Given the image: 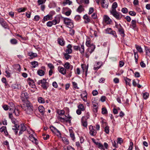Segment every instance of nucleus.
Segmentation results:
<instances>
[{
    "label": "nucleus",
    "instance_id": "dca6fc26",
    "mask_svg": "<svg viewBox=\"0 0 150 150\" xmlns=\"http://www.w3.org/2000/svg\"><path fill=\"white\" fill-rule=\"evenodd\" d=\"M8 106L10 110L12 111L15 109V106L12 102H9L8 104Z\"/></svg>",
    "mask_w": 150,
    "mask_h": 150
},
{
    "label": "nucleus",
    "instance_id": "052dcab7",
    "mask_svg": "<svg viewBox=\"0 0 150 150\" xmlns=\"http://www.w3.org/2000/svg\"><path fill=\"white\" fill-rule=\"evenodd\" d=\"M129 15L133 16H134L136 15V13L135 12L132 11H129Z\"/></svg>",
    "mask_w": 150,
    "mask_h": 150
},
{
    "label": "nucleus",
    "instance_id": "69168bd1",
    "mask_svg": "<svg viewBox=\"0 0 150 150\" xmlns=\"http://www.w3.org/2000/svg\"><path fill=\"white\" fill-rule=\"evenodd\" d=\"M115 26L116 28H117L118 29L122 27L120 24H118L116 22H115Z\"/></svg>",
    "mask_w": 150,
    "mask_h": 150
},
{
    "label": "nucleus",
    "instance_id": "0e129e2a",
    "mask_svg": "<svg viewBox=\"0 0 150 150\" xmlns=\"http://www.w3.org/2000/svg\"><path fill=\"white\" fill-rule=\"evenodd\" d=\"M92 94L93 96H95L98 94V92L96 90H94L92 91Z\"/></svg>",
    "mask_w": 150,
    "mask_h": 150
},
{
    "label": "nucleus",
    "instance_id": "aec40b11",
    "mask_svg": "<svg viewBox=\"0 0 150 150\" xmlns=\"http://www.w3.org/2000/svg\"><path fill=\"white\" fill-rule=\"evenodd\" d=\"M81 67L83 69V71H85V76H86L87 75V71L88 69V65H87V67H86L85 65L83 64L81 65Z\"/></svg>",
    "mask_w": 150,
    "mask_h": 150
},
{
    "label": "nucleus",
    "instance_id": "a19ab883",
    "mask_svg": "<svg viewBox=\"0 0 150 150\" xmlns=\"http://www.w3.org/2000/svg\"><path fill=\"white\" fill-rule=\"evenodd\" d=\"M96 145L98 146V148L101 149V150H105L103 145L101 144L98 142Z\"/></svg>",
    "mask_w": 150,
    "mask_h": 150
},
{
    "label": "nucleus",
    "instance_id": "2f4dec72",
    "mask_svg": "<svg viewBox=\"0 0 150 150\" xmlns=\"http://www.w3.org/2000/svg\"><path fill=\"white\" fill-rule=\"evenodd\" d=\"M124 79L126 82V84L130 86L131 85L130 82L131 80L127 78H125Z\"/></svg>",
    "mask_w": 150,
    "mask_h": 150
},
{
    "label": "nucleus",
    "instance_id": "473e14b6",
    "mask_svg": "<svg viewBox=\"0 0 150 150\" xmlns=\"http://www.w3.org/2000/svg\"><path fill=\"white\" fill-rule=\"evenodd\" d=\"M69 132L70 134V137H71L72 140H74L75 139V136L73 130L71 129H70L69 130Z\"/></svg>",
    "mask_w": 150,
    "mask_h": 150
},
{
    "label": "nucleus",
    "instance_id": "1a4fd4ad",
    "mask_svg": "<svg viewBox=\"0 0 150 150\" xmlns=\"http://www.w3.org/2000/svg\"><path fill=\"white\" fill-rule=\"evenodd\" d=\"M104 21L107 24H110L112 22L111 19L107 15H105L103 16Z\"/></svg>",
    "mask_w": 150,
    "mask_h": 150
},
{
    "label": "nucleus",
    "instance_id": "ea45409f",
    "mask_svg": "<svg viewBox=\"0 0 150 150\" xmlns=\"http://www.w3.org/2000/svg\"><path fill=\"white\" fill-rule=\"evenodd\" d=\"M83 10V6L81 5L78 7V8L77 10V11L79 13H81Z\"/></svg>",
    "mask_w": 150,
    "mask_h": 150
},
{
    "label": "nucleus",
    "instance_id": "c9c22d12",
    "mask_svg": "<svg viewBox=\"0 0 150 150\" xmlns=\"http://www.w3.org/2000/svg\"><path fill=\"white\" fill-rule=\"evenodd\" d=\"M13 111V113H14L15 115L16 116H18L19 115V112L18 109H14L13 110H12L11 112Z\"/></svg>",
    "mask_w": 150,
    "mask_h": 150
},
{
    "label": "nucleus",
    "instance_id": "864d4df0",
    "mask_svg": "<svg viewBox=\"0 0 150 150\" xmlns=\"http://www.w3.org/2000/svg\"><path fill=\"white\" fill-rule=\"evenodd\" d=\"M78 108L82 111H83L84 110V107L83 105L81 104L79 105L78 106Z\"/></svg>",
    "mask_w": 150,
    "mask_h": 150
},
{
    "label": "nucleus",
    "instance_id": "9d476101",
    "mask_svg": "<svg viewBox=\"0 0 150 150\" xmlns=\"http://www.w3.org/2000/svg\"><path fill=\"white\" fill-rule=\"evenodd\" d=\"M64 68L67 69H69L70 70H72L73 68V66L72 65H71L68 62H66L64 65Z\"/></svg>",
    "mask_w": 150,
    "mask_h": 150
},
{
    "label": "nucleus",
    "instance_id": "a18cd8bd",
    "mask_svg": "<svg viewBox=\"0 0 150 150\" xmlns=\"http://www.w3.org/2000/svg\"><path fill=\"white\" fill-rule=\"evenodd\" d=\"M26 10V8H21L18 9V12L20 13L24 12Z\"/></svg>",
    "mask_w": 150,
    "mask_h": 150
},
{
    "label": "nucleus",
    "instance_id": "bb28decb",
    "mask_svg": "<svg viewBox=\"0 0 150 150\" xmlns=\"http://www.w3.org/2000/svg\"><path fill=\"white\" fill-rule=\"evenodd\" d=\"M83 18L84 19H85V22L86 23H88L90 21V19L88 18L87 15H84L83 16Z\"/></svg>",
    "mask_w": 150,
    "mask_h": 150
},
{
    "label": "nucleus",
    "instance_id": "f257e3e1",
    "mask_svg": "<svg viewBox=\"0 0 150 150\" xmlns=\"http://www.w3.org/2000/svg\"><path fill=\"white\" fill-rule=\"evenodd\" d=\"M21 107L27 114L31 115L32 113L33 112L32 105L29 101H26L24 105H21Z\"/></svg>",
    "mask_w": 150,
    "mask_h": 150
},
{
    "label": "nucleus",
    "instance_id": "de8ad7c7",
    "mask_svg": "<svg viewBox=\"0 0 150 150\" xmlns=\"http://www.w3.org/2000/svg\"><path fill=\"white\" fill-rule=\"evenodd\" d=\"M101 4L102 7L104 8H107L108 6V3L105 4L104 1H103L101 2Z\"/></svg>",
    "mask_w": 150,
    "mask_h": 150
},
{
    "label": "nucleus",
    "instance_id": "f03ea898",
    "mask_svg": "<svg viewBox=\"0 0 150 150\" xmlns=\"http://www.w3.org/2000/svg\"><path fill=\"white\" fill-rule=\"evenodd\" d=\"M13 130L15 132V134H17L18 130H20L19 132V135H20L23 133V132L26 130V127L25 125L23 124L20 125L16 124L15 126H13L12 128Z\"/></svg>",
    "mask_w": 150,
    "mask_h": 150
},
{
    "label": "nucleus",
    "instance_id": "4be33fe9",
    "mask_svg": "<svg viewBox=\"0 0 150 150\" xmlns=\"http://www.w3.org/2000/svg\"><path fill=\"white\" fill-rule=\"evenodd\" d=\"M38 109L39 111L42 114L44 113L45 108L42 105L39 106L38 107Z\"/></svg>",
    "mask_w": 150,
    "mask_h": 150
},
{
    "label": "nucleus",
    "instance_id": "37998d69",
    "mask_svg": "<svg viewBox=\"0 0 150 150\" xmlns=\"http://www.w3.org/2000/svg\"><path fill=\"white\" fill-rule=\"evenodd\" d=\"M1 24L2 25V26L5 28H7L8 25L6 23V22L4 21V20L2 21Z\"/></svg>",
    "mask_w": 150,
    "mask_h": 150
},
{
    "label": "nucleus",
    "instance_id": "4c0bfd02",
    "mask_svg": "<svg viewBox=\"0 0 150 150\" xmlns=\"http://www.w3.org/2000/svg\"><path fill=\"white\" fill-rule=\"evenodd\" d=\"M38 101L39 103H45V101L43 98L42 97H39L38 98Z\"/></svg>",
    "mask_w": 150,
    "mask_h": 150
},
{
    "label": "nucleus",
    "instance_id": "ddd939ff",
    "mask_svg": "<svg viewBox=\"0 0 150 150\" xmlns=\"http://www.w3.org/2000/svg\"><path fill=\"white\" fill-rule=\"evenodd\" d=\"M52 15H49V14L45 16L42 21V23H44L45 21L51 20L52 18Z\"/></svg>",
    "mask_w": 150,
    "mask_h": 150
},
{
    "label": "nucleus",
    "instance_id": "09e8293b",
    "mask_svg": "<svg viewBox=\"0 0 150 150\" xmlns=\"http://www.w3.org/2000/svg\"><path fill=\"white\" fill-rule=\"evenodd\" d=\"M109 127L108 126H106L105 127L104 129V131L106 133V134H108L109 132Z\"/></svg>",
    "mask_w": 150,
    "mask_h": 150
},
{
    "label": "nucleus",
    "instance_id": "3c124183",
    "mask_svg": "<svg viewBox=\"0 0 150 150\" xmlns=\"http://www.w3.org/2000/svg\"><path fill=\"white\" fill-rule=\"evenodd\" d=\"M143 98L145 99H146L149 96V94L147 93H145L143 94Z\"/></svg>",
    "mask_w": 150,
    "mask_h": 150
},
{
    "label": "nucleus",
    "instance_id": "0eeeda50",
    "mask_svg": "<svg viewBox=\"0 0 150 150\" xmlns=\"http://www.w3.org/2000/svg\"><path fill=\"white\" fill-rule=\"evenodd\" d=\"M21 98L22 101H28L27 99L28 98V96L27 93L25 91H23L21 93Z\"/></svg>",
    "mask_w": 150,
    "mask_h": 150
},
{
    "label": "nucleus",
    "instance_id": "cd10ccee",
    "mask_svg": "<svg viewBox=\"0 0 150 150\" xmlns=\"http://www.w3.org/2000/svg\"><path fill=\"white\" fill-rule=\"evenodd\" d=\"M41 86L43 89L46 90L49 87V83L47 82L45 83L44 84L41 85Z\"/></svg>",
    "mask_w": 150,
    "mask_h": 150
},
{
    "label": "nucleus",
    "instance_id": "412c9836",
    "mask_svg": "<svg viewBox=\"0 0 150 150\" xmlns=\"http://www.w3.org/2000/svg\"><path fill=\"white\" fill-rule=\"evenodd\" d=\"M136 21L135 20H132L131 22V24L130 26V27L133 29L135 28L136 26Z\"/></svg>",
    "mask_w": 150,
    "mask_h": 150
},
{
    "label": "nucleus",
    "instance_id": "4d7b16f0",
    "mask_svg": "<svg viewBox=\"0 0 150 150\" xmlns=\"http://www.w3.org/2000/svg\"><path fill=\"white\" fill-rule=\"evenodd\" d=\"M68 54H67V53H64V54L65 58L67 60H68L71 57V56L69 55Z\"/></svg>",
    "mask_w": 150,
    "mask_h": 150
},
{
    "label": "nucleus",
    "instance_id": "4468645a",
    "mask_svg": "<svg viewBox=\"0 0 150 150\" xmlns=\"http://www.w3.org/2000/svg\"><path fill=\"white\" fill-rule=\"evenodd\" d=\"M81 122L82 125L85 127H86L87 125V123L86 120V118L85 117L83 116L81 119Z\"/></svg>",
    "mask_w": 150,
    "mask_h": 150
},
{
    "label": "nucleus",
    "instance_id": "f704fd0d",
    "mask_svg": "<svg viewBox=\"0 0 150 150\" xmlns=\"http://www.w3.org/2000/svg\"><path fill=\"white\" fill-rule=\"evenodd\" d=\"M135 47L137 51L140 53L143 52V51L141 47L137 45H135Z\"/></svg>",
    "mask_w": 150,
    "mask_h": 150
},
{
    "label": "nucleus",
    "instance_id": "6e6d98bb",
    "mask_svg": "<svg viewBox=\"0 0 150 150\" xmlns=\"http://www.w3.org/2000/svg\"><path fill=\"white\" fill-rule=\"evenodd\" d=\"M106 32L107 33L110 34L111 32L112 31V29L110 28H108L106 30Z\"/></svg>",
    "mask_w": 150,
    "mask_h": 150
},
{
    "label": "nucleus",
    "instance_id": "7c9ffc66",
    "mask_svg": "<svg viewBox=\"0 0 150 150\" xmlns=\"http://www.w3.org/2000/svg\"><path fill=\"white\" fill-rule=\"evenodd\" d=\"M62 139L64 143L66 145L68 144L69 143V140L65 137H62Z\"/></svg>",
    "mask_w": 150,
    "mask_h": 150
},
{
    "label": "nucleus",
    "instance_id": "393cba45",
    "mask_svg": "<svg viewBox=\"0 0 150 150\" xmlns=\"http://www.w3.org/2000/svg\"><path fill=\"white\" fill-rule=\"evenodd\" d=\"M65 112L63 110H59L57 111V113L59 115V116L62 117L64 115Z\"/></svg>",
    "mask_w": 150,
    "mask_h": 150
},
{
    "label": "nucleus",
    "instance_id": "49530a36",
    "mask_svg": "<svg viewBox=\"0 0 150 150\" xmlns=\"http://www.w3.org/2000/svg\"><path fill=\"white\" fill-rule=\"evenodd\" d=\"M72 3V2L69 0H65V1L63 2V4L64 5L67 4L70 5Z\"/></svg>",
    "mask_w": 150,
    "mask_h": 150
},
{
    "label": "nucleus",
    "instance_id": "39448f33",
    "mask_svg": "<svg viewBox=\"0 0 150 150\" xmlns=\"http://www.w3.org/2000/svg\"><path fill=\"white\" fill-rule=\"evenodd\" d=\"M58 118L61 122H68L70 121L71 117L64 115L62 117L58 116Z\"/></svg>",
    "mask_w": 150,
    "mask_h": 150
},
{
    "label": "nucleus",
    "instance_id": "20e7f679",
    "mask_svg": "<svg viewBox=\"0 0 150 150\" xmlns=\"http://www.w3.org/2000/svg\"><path fill=\"white\" fill-rule=\"evenodd\" d=\"M110 14L117 20L121 19L122 17L121 13L117 12L116 10H110Z\"/></svg>",
    "mask_w": 150,
    "mask_h": 150
},
{
    "label": "nucleus",
    "instance_id": "6ab92c4d",
    "mask_svg": "<svg viewBox=\"0 0 150 150\" xmlns=\"http://www.w3.org/2000/svg\"><path fill=\"white\" fill-rule=\"evenodd\" d=\"M58 43L61 46H63L65 44V42L62 38H59L57 40Z\"/></svg>",
    "mask_w": 150,
    "mask_h": 150
},
{
    "label": "nucleus",
    "instance_id": "79ce46f5",
    "mask_svg": "<svg viewBox=\"0 0 150 150\" xmlns=\"http://www.w3.org/2000/svg\"><path fill=\"white\" fill-rule=\"evenodd\" d=\"M11 43L13 45H15L17 43V40L15 39H11L10 40Z\"/></svg>",
    "mask_w": 150,
    "mask_h": 150
},
{
    "label": "nucleus",
    "instance_id": "b1692460",
    "mask_svg": "<svg viewBox=\"0 0 150 150\" xmlns=\"http://www.w3.org/2000/svg\"><path fill=\"white\" fill-rule=\"evenodd\" d=\"M81 96L83 100L84 101L86 102L87 100V94L86 92L83 93V94L81 95Z\"/></svg>",
    "mask_w": 150,
    "mask_h": 150
},
{
    "label": "nucleus",
    "instance_id": "f3484780",
    "mask_svg": "<svg viewBox=\"0 0 150 150\" xmlns=\"http://www.w3.org/2000/svg\"><path fill=\"white\" fill-rule=\"evenodd\" d=\"M12 87L14 89H20L21 88V85L20 84L15 83L12 85Z\"/></svg>",
    "mask_w": 150,
    "mask_h": 150
},
{
    "label": "nucleus",
    "instance_id": "e2e57ef3",
    "mask_svg": "<svg viewBox=\"0 0 150 150\" xmlns=\"http://www.w3.org/2000/svg\"><path fill=\"white\" fill-rule=\"evenodd\" d=\"M6 129V127L5 126H3L0 128V131L1 132H4L5 131Z\"/></svg>",
    "mask_w": 150,
    "mask_h": 150
},
{
    "label": "nucleus",
    "instance_id": "9b49d317",
    "mask_svg": "<svg viewBox=\"0 0 150 150\" xmlns=\"http://www.w3.org/2000/svg\"><path fill=\"white\" fill-rule=\"evenodd\" d=\"M58 69L59 72L63 75L66 74V69L64 68L61 66H59L58 67Z\"/></svg>",
    "mask_w": 150,
    "mask_h": 150
},
{
    "label": "nucleus",
    "instance_id": "f8f14e48",
    "mask_svg": "<svg viewBox=\"0 0 150 150\" xmlns=\"http://www.w3.org/2000/svg\"><path fill=\"white\" fill-rule=\"evenodd\" d=\"M29 139L31 142L36 144H37V139L35 138L33 134H31L29 137Z\"/></svg>",
    "mask_w": 150,
    "mask_h": 150
},
{
    "label": "nucleus",
    "instance_id": "5701e85b",
    "mask_svg": "<svg viewBox=\"0 0 150 150\" xmlns=\"http://www.w3.org/2000/svg\"><path fill=\"white\" fill-rule=\"evenodd\" d=\"M28 55L31 57V58L36 57L38 56L37 53H34L32 52H28Z\"/></svg>",
    "mask_w": 150,
    "mask_h": 150
},
{
    "label": "nucleus",
    "instance_id": "13d9d810",
    "mask_svg": "<svg viewBox=\"0 0 150 150\" xmlns=\"http://www.w3.org/2000/svg\"><path fill=\"white\" fill-rule=\"evenodd\" d=\"M74 33L75 31L73 29H71L70 30L69 33L72 36L74 35Z\"/></svg>",
    "mask_w": 150,
    "mask_h": 150
},
{
    "label": "nucleus",
    "instance_id": "58836bf2",
    "mask_svg": "<svg viewBox=\"0 0 150 150\" xmlns=\"http://www.w3.org/2000/svg\"><path fill=\"white\" fill-rule=\"evenodd\" d=\"M117 6V2H114L113 3L112 6V9L111 10H116V8Z\"/></svg>",
    "mask_w": 150,
    "mask_h": 150
},
{
    "label": "nucleus",
    "instance_id": "423d86ee",
    "mask_svg": "<svg viewBox=\"0 0 150 150\" xmlns=\"http://www.w3.org/2000/svg\"><path fill=\"white\" fill-rule=\"evenodd\" d=\"M64 21L65 24L67 25L69 27H72L73 26V23L72 21L68 18H65L64 19Z\"/></svg>",
    "mask_w": 150,
    "mask_h": 150
},
{
    "label": "nucleus",
    "instance_id": "e433bc0d",
    "mask_svg": "<svg viewBox=\"0 0 150 150\" xmlns=\"http://www.w3.org/2000/svg\"><path fill=\"white\" fill-rule=\"evenodd\" d=\"M37 73L40 76H43L45 74L44 71L42 70H38Z\"/></svg>",
    "mask_w": 150,
    "mask_h": 150
},
{
    "label": "nucleus",
    "instance_id": "6e6552de",
    "mask_svg": "<svg viewBox=\"0 0 150 150\" xmlns=\"http://www.w3.org/2000/svg\"><path fill=\"white\" fill-rule=\"evenodd\" d=\"M89 129L90 130L89 133L91 135L95 136L96 135L97 133L96 131L93 128V126L92 125L90 126Z\"/></svg>",
    "mask_w": 150,
    "mask_h": 150
},
{
    "label": "nucleus",
    "instance_id": "774afa93",
    "mask_svg": "<svg viewBox=\"0 0 150 150\" xmlns=\"http://www.w3.org/2000/svg\"><path fill=\"white\" fill-rule=\"evenodd\" d=\"M48 66V67L52 69H53L54 68V66L53 65V64L51 63H49L47 64Z\"/></svg>",
    "mask_w": 150,
    "mask_h": 150
},
{
    "label": "nucleus",
    "instance_id": "8fccbe9b",
    "mask_svg": "<svg viewBox=\"0 0 150 150\" xmlns=\"http://www.w3.org/2000/svg\"><path fill=\"white\" fill-rule=\"evenodd\" d=\"M31 64L33 65V67L35 68L38 66V63L37 62L34 61L31 62Z\"/></svg>",
    "mask_w": 150,
    "mask_h": 150
},
{
    "label": "nucleus",
    "instance_id": "5fc2aeb1",
    "mask_svg": "<svg viewBox=\"0 0 150 150\" xmlns=\"http://www.w3.org/2000/svg\"><path fill=\"white\" fill-rule=\"evenodd\" d=\"M102 113L103 114H106L107 113V110L105 108H102Z\"/></svg>",
    "mask_w": 150,
    "mask_h": 150
},
{
    "label": "nucleus",
    "instance_id": "c756f323",
    "mask_svg": "<svg viewBox=\"0 0 150 150\" xmlns=\"http://www.w3.org/2000/svg\"><path fill=\"white\" fill-rule=\"evenodd\" d=\"M50 128L52 132L54 134L56 133V132L58 131L55 127L53 126H51L50 127Z\"/></svg>",
    "mask_w": 150,
    "mask_h": 150
},
{
    "label": "nucleus",
    "instance_id": "338daca9",
    "mask_svg": "<svg viewBox=\"0 0 150 150\" xmlns=\"http://www.w3.org/2000/svg\"><path fill=\"white\" fill-rule=\"evenodd\" d=\"M76 21H79L81 19V17L79 15H76L74 18Z\"/></svg>",
    "mask_w": 150,
    "mask_h": 150
},
{
    "label": "nucleus",
    "instance_id": "bf43d9fd",
    "mask_svg": "<svg viewBox=\"0 0 150 150\" xmlns=\"http://www.w3.org/2000/svg\"><path fill=\"white\" fill-rule=\"evenodd\" d=\"M110 34L112 35H113L115 38H117V36L116 35V32L115 31L112 30L110 33Z\"/></svg>",
    "mask_w": 150,
    "mask_h": 150
},
{
    "label": "nucleus",
    "instance_id": "c03bdc74",
    "mask_svg": "<svg viewBox=\"0 0 150 150\" xmlns=\"http://www.w3.org/2000/svg\"><path fill=\"white\" fill-rule=\"evenodd\" d=\"M15 69L18 70L19 72L21 70V67L20 65L19 64H16L15 65Z\"/></svg>",
    "mask_w": 150,
    "mask_h": 150
},
{
    "label": "nucleus",
    "instance_id": "603ef678",
    "mask_svg": "<svg viewBox=\"0 0 150 150\" xmlns=\"http://www.w3.org/2000/svg\"><path fill=\"white\" fill-rule=\"evenodd\" d=\"M121 11L124 13H126L128 12V10L127 8H124L122 9Z\"/></svg>",
    "mask_w": 150,
    "mask_h": 150
},
{
    "label": "nucleus",
    "instance_id": "2eb2a0df",
    "mask_svg": "<svg viewBox=\"0 0 150 150\" xmlns=\"http://www.w3.org/2000/svg\"><path fill=\"white\" fill-rule=\"evenodd\" d=\"M72 46L70 44H69L67 46V49L66 50L65 52L67 54H71L72 52V50L71 49Z\"/></svg>",
    "mask_w": 150,
    "mask_h": 150
},
{
    "label": "nucleus",
    "instance_id": "a211bd4d",
    "mask_svg": "<svg viewBox=\"0 0 150 150\" xmlns=\"http://www.w3.org/2000/svg\"><path fill=\"white\" fill-rule=\"evenodd\" d=\"M102 64V62H97V64L95 65V66L94 67V69L95 70H98L100 68Z\"/></svg>",
    "mask_w": 150,
    "mask_h": 150
},
{
    "label": "nucleus",
    "instance_id": "a878e982",
    "mask_svg": "<svg viewBox=\"0 0 150 150\" xmlns=\"http://www.w3.org/2000/svg\"><path fill=\"white\" fill-rule=\"evenodd\" d=\"M46 82H46V79H43L42 80L38 81L37 82V83L38 85H40V84L42 85Z\"/></svg>",
    "mask_w": 150,
    "mask_h": 150
},
{
    "label": "nucleus",
    "instance_id": "7ed1b4c3",
    "mask_svg": "<svg viewBox=\"0 0 150 150\" xmlns=\"http://www.w3.org/2000/svg\"><path fill=\"white\" fill-rule=\"evenodd\" d=\"M60 19L59 17H56L52 21L48 22L47 23V25L48 27H51L53 25H55L57 23H59L60 21Z\"/></svg>",
    "mask_w": 150,
    "mask_h": 150
},
{
    "label": "nucleus",
    "instance_id": "680f3d73",
    "mask_svg": "<svg viewBox=\"0 0 150 150\" xmlns=\"http://www.w3.org/2000/svg\"><path fill=\"white\" fill-rule=\"evenodd\" d=\"M71 12V11L69 10L68 11H66L65 13V14L67 16H68L70 15Z\"/></svg>",
    "mask_w": 150,
    "mask_h": 150
},
{
    "label": "nucleus",
    "instance_id": "72a5a7b5",
    "mask_svg": "<svg viewBox=\"0 0 150 150\" xmlns=\"http://www.w3.org/2000/svg\"><path fill=\"white\" fill-rule=\"evenodd\" d=\"M79 51L81 54H83L84 53V47L83 45H81L80 47H79Z\"/></svg>",
    "mask_w": 150,
    "mask_h": 150
},
{
    "label": "nucleus",
    "instance_id": "c85d7f7f",
    "mask_svg": "<svg viewBox=\"0 0 150 150\" xmlns=\"http://www.w3.org/2000/svg\"><path fill=\"white\" fill-rule=\"evenodd\" d=\"M118 30L120 34L121 35V36L124 37L125 35L124 31L122 27L121 28L119 29H118Z\"/></svg>",
    "mask_w": 150,
    "mask_h": 150
}]
</instances>
